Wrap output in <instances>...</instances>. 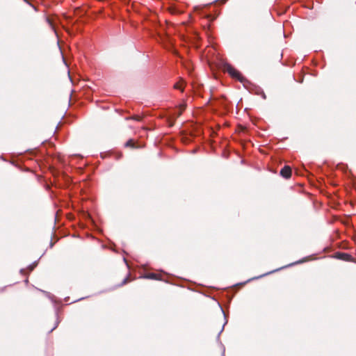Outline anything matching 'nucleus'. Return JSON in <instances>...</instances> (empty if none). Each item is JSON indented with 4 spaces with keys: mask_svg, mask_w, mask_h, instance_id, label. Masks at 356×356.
Returning <instances> with one entry per match:
<instances>
[{
    "mask_svg": "<svg viewBox=\"0 0 356 356\" xmlns=\"http://www.w3.org/2000/svg\"><path fill=\"white\" fill-rule=\"evenodd\" d=\"M225 70L232 77L239 80L240 81H243V76L234 67L228 65L225 67Z\"/></svg>",
    "mask_w": 356,
    "mask_h": 356,
    "instance_id": "nucleus-1",
    "label": "nucleus"
},
{
    "mask_svg": "<svg viewBox=\"0 0 356 356\" xmlns=\"http://www.w3.org/2000/svg\"><path fill=\"white\" fill-rule=\"evenodd\" d=\"M280 175L284 177V178H289L291 175V169L289 166H284L281 170H280Z\"/></svg>",
    "mask_w": 356,
    "mask_h": 356,
    "instance_id": "nucleus-2",
    "label": "nucleus"
},
{
    "mask_svg": "<svg viewBox=\"0 0 356 356\" xmlns=\"http://www.w3.org/2000/svg\"><path fill=\"white\" fill-rule=\"evenodd\" d=\"M174 88L175 89L179 90L181 91L184 90V82L181 81V82L177 83L174 85Z\"/></svg>",
    "mask_w": 356,
    "mask_h": 356,
    "instance_id": "nucleus-3",
    "label": "nucleus"
},
{
    "mask_svg": "<svg viewBox=\"0 0 356 356\" xmlns=\"http://www.w3.org/2000/svg\"><path fill=\"white\" fill-rule=\"evenodd\" d=\"M185 108H186V105L184 104H181L179 106L178 115H180L181 114L182 111L185 109Z\"/></svg>",
    "mask_w": 356,
    "mask_h": 356,
    "instance_id": "nucleus-4",
    "label": "nucleus"
},
{
    "mask_svg": "<svg viewBox=\"0 0 356 356\" xmlns=\"http://www.w3.org/2000/svg\"><path fill=\"white\" fill-rule=\"evenodd\" d=\"M146 277L147 278H149V279H157V275L155 274V273H149L148 274Z\"/></svg>",
    "mask_w": 356,
    "mask_h": 356,
    "instance_id": "nucleus-5",
    "label": "nucleus"
},
{
    "mask_svg": "<svg viewBox=\"0 0 356 356\" xmlns=\"http://www.w3.org/2000/svg\"><path fill=\"white\" fill-rule=\"evenodd\" d=\"M125 145L127 147H134V142H133V140H128L126 143Z\"/></svg>",
    "mask_w": 356,
    "mask_h": 356,
    "instance_id": "nucleus-6",
    "label": "nucleus"
},
{
    "mask_svg": "<svg viewBox=\"0 0 356 356\" xmlns=\"http://www.w3.org/2000/svg\"><path fill=\"white\" fill-rule=\"evenodd\" d=\"M126 282H127V279H125V280H124L123 283L124 284V283H126Z\"/></svg>",
    "mask_w": 356,
    "mask_h": 356,
    "instance_id": "nucleus-7",
    "label": "nucleus"
}]
</instances>
